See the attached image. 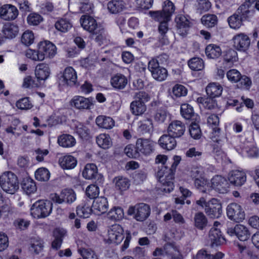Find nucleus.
I'll list each match as a JSON object with an SVG mask.
<instances>
[{
	"mask_svg": "<svg viewBox=\"0 0 259 259\" xmlns=\"http://www.w3.org/2000/svg\"><path fill=\"white\" fill-rule=\"evenodd\" d=\"M173 161L170 166H161V168L157 172V177L159 182L162 185V190L165 192H170L174 189L173 180L175 172L177 166L181 160L179 156L175 155L173 157Z\"/></svg>",
	"mask_w": 259,
	"mask_h": 259,
	"instance_id": "1",
	"label": "nucleus"
},
{
	"mask_svg": "<svg viewBox=\"0 0 259 259\" xmlns=\"http://www.w3.org/2000/svg\"><path fill=\"white\" fill-rule=\"evenodd\" d=\"M0 186L6 193L13 194L19 188L17 176L11 171H6L0 176Z\"/></svg>",
	"mask_w": 259,
	"mask_h": 259,
	"instance_id": "2",
	"label": "nucleus"
},
{
	"mask_svg": "<svg viewBox=\"0 0 259 259\" xmlns=\"http://www.w3.org/2000/svg\"><path fill=\"white\" fill-rule=\"evenodd\" d=\"M80 21L81 26L84 30L89 31L93 35H96L95 39L97 41L102 39L104 28L102 26L98 24L96 20L93 17L84 15L81 16Z\"/></svg>",
	"mask_w": 259,
	"mask_h": 259,
	"instance_id": "3",
	"label": "nucleus"
},
{
	"mask_svg": "<svg viewBox=\"0 0 259 259\" xmlns=\"http://www.w3.org/2000/svg\"><path fill=\"white\" fill-rule=\"evenodd\" d=\"M149 95L143 91L136 93L133 101L130 105V108L133 114L140 115L143 114L146 110L145 103L150 100Z\"/></svg>",
	"mask_w": 259,
	"mask_h": 259,
	"instance_id": "4",
	"label": "nucleus"
},
{
	"mask_svg": "<svg viewBox=\"0 0 259 259\" xmlns=\"http://www.w3.org/2000/svg\"><path fill=\"white\" fill-rule=\"evenodd\" d=\"M53 204L50 201L40 200L31 206V214L35 218H44L50 214Z\"/></svg>",
	"mask_w": 259,
	"mask_h": 259,
	"instance_id": "5",
	"label": "nucleus"
},
{
	"mask_svg": "<svg viewBox=\"0 0 259 259\" xmlns=\"http://www.w3.org/2000/svg\"><path fill=\"white\" fill-rule=\"evenodd\" d=\"M250 13L247 5L240 6L236 12L228 18L229 26L233 29L239 28L242 25V21L248 17Z\"/></svg>",
	"mask_w": 259,
	"mask_h": 259,
	"instance_id": "6",
	"label": "nucleus"
},
{
	"mask_svg": "<svg viewBox=\"0 0 259 259\" xmlns=\"http://www.w3.org/2000/svg\"><path fill=\"white\" fill-rule=\"evenodd\" d=\"M150 207L145 203H141L129 207L127 213L137 221L143 222L146 220L150 214Z\"/></svg>",
	"mask_w": 259,
	"mask_h": 259,
	"instance_id": "7",
	"label": "nucleus"
},
{
	"mask_svg": "<svg viewBox=\"0 0 259 259\" xmlns=\"http://www.w3.org/2000/svg\"><path fill=\"white\" fill-rule=\"evenodd\" d=\"M155 256H166L169 259H183L179 248L172 243L165 244L163 248H156L153 252Z\"/></svg>",
	"mask_w": 259,
	"mask_h": 259,
	"instance_id": "8",
	"label": "nucleus"
},
{
	"mask_svg": "<svg viewBox=\"0 0 259 259\" xmlns=\"http://www.w3.org/2000/svg\"><path fill=\"white\" fill-rule=\"evenodd\" d=\"M175 10L174 4L169 0L164 2L162 11H149V14L155 20H170Z\"/></svg>",
	"mask_w": 259,
	"mask_h": 259,
	"instance_id": "9",
	"label": "nucleus"
},
{
	"mask_svg": "<svg viewBox=\"0 0 259 259\" xmlns=\"http://www.w3.org/2000/svg\"><path fill=\"white\" fill-rule=\"evenodd\" d=\"M227 77L232 82H238L239 88H249L251 84V81L245 75H241L240 73L236 69H231L227 73Z\"/></svg>",
	"mask_w": 259,
	"mask_h": 259,
	"instance_id": "10",
	"label": "nucleus"
},
{
	"mask_svg": "<svg viewBox=\"0 0 259 259\" xmlns=\"http://www.w3.org/2000/svg\"><path fill=\"white\" fill-rule=\"evenodd\" d=\"M76 194L72 189H65L59 194L55 193L52 194L51 199L56 203L62 204L63 203L70 204L76 200Z\"/></svg>",
	"mask_w": 259,
	"mask_h": 259,
	"instance_id": "11",
	"label": "nucleus"
},
{
	"mask_svg": "<svg viewBox=\"0 0 259 259\" xmlns=\"http://www.w3.org/2000/svg\"><path fill=\"white\" fill-rule=\"evenodd\" d=\"M148 69L150 71L153 78L157 81H162L167 77V70L161 65H159L156 61H149Z\"/></svg>",
	"mask_w": 259,
	"mask_h": 259,
	"instance_id": "12",
	"label": "nucleus"
},
{
	"mask_svg": "<svg viewBox=\"0 0 259 259\" xmlns=\"http://www.w3.org/2000/svg\"><path fill=\"white\" fill-rule=\"evenodd\" d=\"M60 82L63 85L73 87L77 84V73L72 67H67L60 77Z\"/></svg>",
	"mask_w": 259,
	"mask_h": 259,
	"instance_id": "13",
	"label": "nucleus"
},
{
	"mask_svg": "<svg viewBox=\"0 0 259 259\" xmlns=\"http://www.w3.org/2000/svg\"><path fill=\"white\" fill-rule=\"evenodd\" d=\"M227 214L229 219L236 222H242L245 219L244 211L241 205L236 203L228 205Z\"/></svg>",
	"mask_w": 259,
	"mask_h": 259,
	"instance_id": "14",
	"label": "nucleus"
},
{
	"mask_svg": "<svg viewBox=\"0 0 259 259\" xmlns=\"http://www.w3.org/2000/svg\"><path fill=\"white\" fill-rule=\"evenodd\" d=\"M227 234L231 236H236L241 241L247 240L250 235L248 229L242 225H236L234 227L228 228Z\"/></svg>",
	"mask_w": 259,
	"mask_h": 259,
	"instance_id": "15",
	"label": "nucleus"
},
{
	"mask_svg": "<svg viewBox=\"0 0 259 259\" xmlns=\"http://www.w3.org/2000/svg\"><path fill=\"white\" fill-rule=\"evenodd\" d=\"M206 214L211 218H218L222 214V204L219 201L213 198L208 201L204 209Z\"/></svg>",
	"mask_w": 259,
	"mask_h": 259,
	"instance_id": "16",
	"label": "nucleus"
},
{
	"mask_svg": "<svg viewBox=\"0 0 259 259\" xmlns=\"http://www.w3.org/2000/svg\"><path fill=\"white\" fill-rule=\"evenodd\" d=\"M123 230L119 225H112L108 231V240L111 243L119 244L124 238Z\"/></svg>",
	"mask_w": 259,
	"mask_h": 259,
	"instance_id": "17",
	"label": "nucleus"
},
{
	"mask_svg": "<svg viewBox=\"0 0 259 259\" xmlns=\"http://www.w3.org/2000/svg\"><path fill=\"white\" fill-rule=\"evenodd\" d=\"M228 179L232 185L240 187L246 181V175L243 170H232L229 173Z\"/></svg>",
	"mask_w": 259,
	"mask_h": 259,
	"instance_id": "18",
	"label": "nucleus"
},
{
	"mask_svg": "<svg viewBox=\"0 0 259 259\" xmlns=\"http://www.w3.org/2000/svg\"><path fill=\"white\" fill-rule=\"evenodd\" d=\"M18 13L17 8L10 4L4 5L0 8V17L6 21L15 20Z\"/></svg>",
	"mask_w": 259,
	"mask_h": 259,
	"instance_id": "19",
	"label": "nucleus"
},
{
	"mask_svg": "<svg viewBox=\"0 0 259 259\" xmlns=\"http://www.w3.org/2000/svg\"><path fill=\"white\" fill-rule=\"evenodd\" d=\"M233 46L237 50L244 52L248 49L250 44L249 37L244 33H239L233 37Z\"/></svg>",
	"mask_w": 259,
	"mask_h": 259,
	"instance_id": "20",
	"label": "nucleus"
},
{
	"mask_svg": "<svg viewBox=\"0 0 259 259\" xmlns=\"http://www.w3.org/2000/svg\"><path fill=\"white\" fill-rule=\"evenodd\" d=\"M70 105L71 106L79 110L89 109L93 105V99L76 96L71 99Z\"/></svg>",
	"mask_w": 259,
	"mask_h": 259,
	"instance_id": "21",
	"label": "nucleus"
},
{
	"mask_svg": "<svg viewBox=\"0 0 259 259\" xmlns=\"http://www.w3.org/2000/svg\"><path fill=\"white\" fill-rule=\"evenodd\" d=\"M186 130L185 124L179 120H174L168 125L167 133L176 138L181 137Z\"/></svg>",
	"mask_w": 259,
	"mask_h": 259,
	"instance_id": "22",
	"label": "nucleus"
},
{
	"mask_svg": "<svg viewBox=\"0 0 259 259\" xmlns=\"http://www.w3.org/2000/svg\"><path fill=\"white\" fill-rule=\"evenodd\" d=\"M154 142L149 139L140 138L137 140L136 149L145 155L150 154L154 150Z\"/></svg>",
	"mask_w": 259,
	"mask_h": 259,
	"instance_id": "23",
	"label": "nucleus"
},
{
	"mask_svg": "<svg viewBox=\"0 0 259 259\" xmlns=\"http://www.w3.org/2000/svg\"><path fill=\"white\" fill-rule=\"evenodd\" d=\"M227 179L221 176H215L211 179V187L220 193H226L229 188Z\"/></svg>",
	"mask_w": 259,
	"mask_h": 259,
	"instance_id": "24",
	"label": "nucleus"
},
{
	"mask_svg": "<svg viewBox=\"0 0 259 259\" xmlns=\"http://www.w3.org/2000/svg\"><path fill=\"white\" fill-rule=\"evenodd\" d=\"M39 52L44 59L45 58H52L56 54V47L52 42L49 41H44L40 42L38 45Z\"/></svg>",
	"mask_w": 259,
	"mask_h": 259,
	"instance_id": "25",
	"label": "nucleus"
},
{
	"mask_svg": "<svg viewBox=\"0 0 259 259\" xmlns=\"http://www.w3.org/2000/svg\"><path fill=\"white\" fill-rule=\"evenodd\" d=\"M93 211L95 213H104L108 208V202L107 199L103 196L95 198L92 204Z\"/></svg>",
	"mask_w": 259,
	"mask_h": 259,
	"instance_id": "26",
	"label": "nucleus"
},
{
	"mask_svg": "<svg viewBox=\"0 0 259 259\" xmlns=\"http://www.w3.org/2000/svg\"><path fill=\"white\" fill-rule=\"evenodd\" d=\"M176 138L169 135L165 134L160 137L158 140V143L160 147L167 150L174 149L177 146Z\"/></svg>",
	"mask_w": 259,
	"mask_h": 259,
	"instance_id": "27",
	"label": "nucleus"
},
{
	"mask_svg": "<svg viewBox=\"0 0 259 259\" xmlns=\"http://www.w3.org/2000/svg\"><path fill=\"white\" fill-rule=\"evenodd\" d=\"M208 237L212 246L220 245L225 242L220 228H211L209 232Z\"/></svg>",
	"mask_w": 259,
	"mask_h": 259,
	"instance_id": "28",
	"label": "nucleus"
},
{
	"mask_svg": "<svg viewBox=\"0 0 259 259\" xmlns=\"http://www.w3.org/2000/svg\"><path fill=\"white\" fill-rule=\"evenodd\" d=\"M181 113L186 119L197 121L200 120L199 116L195 113L193 107L188 104H183L181 105Z\"/></svg>",
	"mask_w": 259,
	"mask_h": 259,
	"instance_id": "29",
	"label": "nucleus"
},
{
	"mask_svg": "<svg viewBox=\"0 0 259 259\" xmlns=\"http://www.w3.org/2000/svg\"><path fill=\"white\" fill-rule=\"evenodd\" d=\"M175 21L179 33L182 35H186L190 26L189 20L185 16L179 15L176 17Z\"/></svg>",
	"mask_w": 259,
	"mask_h": 259,
	"instance_id": "30",
	"label": "nucleus"
},
{
	"mask_svg": "<svg viewBox=\"0 0 259 259\" xmlns=\"http://www.w3.org/2000/svg\"><path fill=\"white\" fill-rule=\"evenodd\" d=\"M82 175L85 179H95L99 176L97 166L94 163L87 164L82 171Z\"/></svg>",
	"mask_w": 259,
	"mask_h": 259,
	"instance_id": "31",
	"label": "nucleus"
},
{
	"mask_svg": "<svg viewBox=\"0 0 259 259\" xmlns=\"http://www.w3.org/2000/svg\"><path fill=\"white\" fill-rule=\"evenodd\" d=\"M35 74L38 80H45L50 75V68L47 64H39L36 67Z\"/></svg>",
	"mask_w": 259,
	"mask_h": 259,
	"instance_id": "32",
	"label": "nucleus"
},
{
	"mask_svg": "<svg viewBox=\"0 0 259 259\" xmlns=\"http://www.w3.org/2000/svg\"><path fill=\"white\" fill-rule=\"evenodd\" d=\"M125 7L123 0H111L108 3L107 9L112 14H118L122 12Z\"/></svg>",
	"mask_w": 259,
	"mask_h": 259,
	"instance_id": "33",
	"label": "nucleus"
},
{
	"mask_svg": "<svg viewBox=\"0 0 259 259\" xmlns=\"http://www.w3.org/2000/svg\"><path fill=\"white\" fill-rule=\"evenodd\" d=\"M96 122L98 126L105 129H111L115 124L114 120L111 117L104 115L98 116Z\"/></svg>",
	"mask_w": 259,
	"mask_h": 259,
	"instance_id": "34",
	"label": "nucleus"
},
{
	"mask_svg": "<svg viewBox=\"0 0 259 259\" xmlns=\"http://www.w3.org/2000/svg\"><path fill=\"white\" fill-rule=\"evenodd\" d=\"M112 86L117 89H124L127 83V79L125 76L121 74H117L111 79Z\"/></svg>",
	"mask_w": 259,
	"mask_h": 259,
	"instance_id": "35",
	"label": "nucleus"
},
{
	"mask_svg": "<svg viewBox=\"0 0 259 259\" xmlns=\"http://www.w3.org/2000/svg\"><path fill=\"white\" fill-rule=\"evenodd\" d=\"M222 87L215 82L209 83L206 88L207 95L211 98L219 97L222 94Z\"/></svg>",
	"mask_w": 259,
	"mask_h": 259,
	"instance_id": "36",
	"label": "nucleus"
},
{
	"mask_svg": "<svg viewBox=\"0 0 259 259\" xmlns=\"http://www.w3.org/2000/svg\"><path fill=\"white\" fill-rule=\"evenodd\" d=\"M53 234L55 239L52 243V247L58 250L61 246L63 238L66 234V231L63 229H56L54 230Z\"/></svg>",
	"mask_w": 259,
	"mask_h": 259,
	"instance_id": "37",
	"label": "nucleus"
},
{
	"mask_svg": "<svg viewBox=\"0 0 259 259\" xmlns=\"http://www.w3.org/2000/svg\"><path fill=\"white\" fill-rule=\"evenodd\" d=\"M19 32L18 27L12 23H7L4 25L3 32L6 38H13L15 37Z\"/></svg>",
	"mask_w": 259,
	"mask_h": 259,
	"instance_id": "38",
	"label": "nucleus"
},
{
	"mask_svg": "<svg viewBox=\"0 0 259 259\" xmlns=\"http://www.w3.org/2000/svg\"><path fill=\"white\" fill-rule=\"evenodd\" d=\"M59 164L63 169H72L76 165L77 160L71 155H66L60 158Z\"/></svg>",
	"mask_w": 259,
	"mask_h": 259,
	"instance_id": "39",
	"label": "nucleus"
},
{
	"mask_svg": "<svg viewBox=\"0 0 259 259\" xmlns=\"http://www.w3.org/2000/svg\"><path fill=\"white\" fill-rule=\"evenodd\" d=\"M58 143L63 147L68 148L74 146L76 141L74 137L71 135L63 134L58 137Z\"/></svg>",
	"mask_w": 259,
	"mask_h": 259,
	"instance_id": "40",
	"label": "nucleus"
},
{
	"mask_svg": "<svg viewBox=\"0 0 259 259\" xmlns=\"http://www.w3.org/2000/svg\"><path fill=\"white\" fill-rule=\"evenodd\" d=\"M21 185L23 191L27 195L34 193L37 190L35 182L29 178L24 179Z\"/></svg>",
	"mask_w": 259,
	"mask_h": 259,
	"instance_id": "41",
	"label": "nucleus"
},
{
	"mask_svg": "<svg viewBox=\"0 0 259 259\" xmlns=\"http://www.w3.org/2000/svg\"><path fill=\"white\" fill-rule=\"evenodd\" d=\"M224 254L221 252H217L215 254H211L205 249L199 250L196 255V259H222Z\"/></svg>",
	"mask_w": 259,
	"mask_h": 259,
	"instance_id": "42",
	"label": "nucleus"
},
{
	"mask_svg": "<svg viewBox=\"0 0 259 259\" xmlns=\"http://www.w3.org/2000/svg\"><path fill=\"white\" fill-rule=\"evenodd\" d=\"M205 54L209 58L216 59L221 55L222 50L219 46L210 44L206 47Z\"/></svg>",
	"mask_w": 259,
	"mask_h": 259,
	"instance_id": "43",
	"label": "nucleus"
},
{
	"mask_svg": "<svg viewBox=\"0 0 259 259\" xmlns=\"http://www.w3.org/2000/svg\"><path fill=\"white\" fill-rule=\"evenodd\" d=\"M98 145L103 149H108L112 145V141L110 136L105 134L99 135L96 137Z\"/></svg>",
	"mask_w": 259,
	"mask_h": 259,
	"instance_id": "44",
	"label": "nucleus"
},
{
	"mask_svg": "<svg viewBox=\"0 0 259 259\" xmlns=\"http://www.w3.org/2000/svg\"><path fill=\"white\" fill-rule=\"evenodd\" d=\"M213 98L210 97H200L197 99V102L198 104H201L206 109H212L217 106V102Z\"/></svg>",
	"mask_w": 259,
	"mask_h": 259,
	"instance_id": "45",
	"label": "nucleus"
},
{
	"mask_svg": "<svg viewBox=\"0 0 259 259\" xmlns=\"http://www.w3.org/2000/svg\"><path fill=\"white\" fill-rule=\"evenodd\" d=\"M195 226L200 230L203 229L207 224V219L203 212L196 213L194 216Z\"/></svg>",
	"mask_w": 259,
	"mask_h": 259,
	"instance_id": "46",
	"label": "nucleus"
},
{
	"mask_svg": "<svg viewBox=\"0 0 259 259\" xmlns=\"http://www.w3.org/2000/svg\"><path fill=\"white\" fill-rule=\"evenodd\" d=\"M218 20L217 16L213 14L205 15L201 19L202 24L208 28H211L216 25Z\"/></svg>",
	"mask_w": 259,
	"mask_h": 259,
	"instance_id": "47",
	"label": "nucleus"
},
{
	"mask_svg": "<svg viewBox=\"0 0 259 259\" xmlns=\"http://www.w3.org/2000/svg\"><path fill=\"white\" fill-rule=\"evenodd\" d=\"M123 209L120 207H114L107 213L108 219L113 221H118L123 217Z\"/></svg>",
	"mask_w": 259,
	"mask_h": 259,
	"instance_id": "48",
	"label": "nucleus"
},
{
	"mask_svg": "<svg viewBox=\"0 0 259 259\" xmlns=\"http://www.w3.org/2000/svg\"><path fill=\"white\" fill-rule=\"evenodd\" d=\"M114 181L116 188L121 191L127 190L130 186V182L128 179L123 177H117L114 178Z\"/></svg>",
	"mask_w": 259,
	"mask_h": 259,
	"instance_id": "49",
	"label": "nucleus"
},
{
	"mask_svg": "<svg viewBox=\"0 0 259 259\" xmlns=\"http://www.w3.org/2000/svg\"><path fill=\"white\" fill-rule=\"evenodd\" d=\"M55 28L62 32H66L71 28L72 25L66 19H60L55 24Z\"/></svg>",
	"mask_w": 259,
	"mask_h": 259,
	"instance_id": "50",
	"label": "nucleus"
},
{
	"mask_svg": "<svg viewBox=\"0 0 259 259\" xmlns=\"http://www.w3.org/2000/svg\"><path fill=\"white\" fill-rule=\"evenodd\" d=\"M219 118L217 114H211L207 118V123L212 126L213 132L215 136H219L220 129L218 127L219 124Z\"/></svg>",
	"mask_w": 259,
	"mask_h": 259,
	"instance_id": "51",
	"label": "nucleus"
},
{
	"mask_svg": "<svg viewBox=\"0 0 259 259\" xmlns=\"http://www.w3.org/2000/svg\"><path fill=\"white\" fill-rule=\"evenodd\" d=\"M208 181L203 177L196 178L194 180V186L199 191L203 193H206L209 187Z\"/></svg>",
	"mask_w": 259,
	"mask_h": 259,
	"instance_id": "52",
	"label": "nucleus"
},
{
	"mask_svg": "<svg viewBox=\"0 0 259 259\" xmlns=\"http://www.w3.org/2000/svg\"><path fill=\"white\" fill-rule=\"evenodd\" d=\"M153 128L152 121L150 119H147L141 122L138 127V131L142 134L150 133Z\"/></svg>",
	"mask_w": 259,
	"mask_h": 259,
	"instance_id": "53",
	"label": "nucleus"
},
{
	"mask_svg": "<svg viewBox=\"0 0 259 259\" xmlns=\"http://www.w3.org/2000/svg\"><path fill=\"white\" fill-rule=\"evenodd\" d=\"M189 67L193 70L198 71L202 70L204 66L203 60L199 58H193L188 62Z\"/></svg>",
	"mask_w": 259,
	"mask_h": 259,
	"instance_id": "54",
	"label": "nucleus"
},
{
	"mask_svg": "<svg viewBox=\"0 0 259 259\" xmlns=\"http://www.w3.org/2000/svg\"><path fill=\"white\" fill-rule=\"evenodd\" d=\"M198 122L194 120V121L192 122L189 127L190 134L195 139H199L201 136V130L197 123Z\"/></svg>",
	"mask_w": 259,
	"mask_h": 259,
	"instance_id": "55",
	"label": "nucleus"
},
{
	"mask_svg": "<svg viewBox=\"0 0 259 259\" xmlns=\"http://www.w3.org/2000/svg\"><path fill=\"white\" fill-rule=\"evenodd\" d=\"M93 211V208H91L89 205L84 204L83 206H78L76 207V213L80 217L83 218H89L92 212Z\"/></svg>",
	"mask_w": 259,
	"mask_h": 259,
	"instance_id": "56",
	"label": "nucleus"
},
{
	"mask_svg": "<svg viewBox=\"0 0 259 259\" xmlns=\"http://www.w3.org/2000/svg\"><path fill=\"white\" fill-rule=\"evenodd\" d=\"M172 94L177 98L184 97L188 93L187 89L183 85L177 84L172 88Z\"/></svg>",
	"mask_w": 259,
	"mask_h": 259,
	"instance_id": "57",
	"label": "nucleus"
},
{
	"mask_svg": "<svg viewBox=\"0 0 259 259\" xmlns=\"http://www.w3.org/2000/svg\"><path fill=\"white\" fill-rule=\"evenodd\" d=\"M35 177L38 181H47L50 178V172L46 168H40L35 171Z\"/></svg>",
	"mask_w": 259,
	"mask_h": 259,
	"instance_id": "58",
	"label": "nucleus"
},
{
	"mask_svg": "<svg viewBox=\"0 0 259 259\" xmlns=\"http://www.w3.org/2000/svg\"><path fill=\"white\" fill-rule=\"evenodd\" d=\"M168 113L163 107L158 108L154 114V118L157 122L162 123L166 119Z\"/></svg>",
	"mask_w": 259,
	"mask_h": 259,
	"instance_id": "59",
	"label": "nucleus"
},
{
	"mask_svg": "<svg viewBox=\"0 0 259 259\" xmlns=\"http://www.w3.org/2000/svg\"><path fill=\"white\" fill-rule=\"evenodd\" d=\"M86 195L90 199L97 198L99 194V188L96 185H90L87 187L85 191Z\"/></svg>",
	"mask_w": 259,
	"mask_h": 259,
	"instance_id": "60",
	"label": "nucleus"
},
{
	"mask_svg": "<svg viewBox=\"0 0 259 259\" xmlns=\"http://www.w3.org/2000/svg\"><path fill=\"white\" fill-rule=\"evenodd\" d=\"M34 36L33 32L30 30L25 31L21 36V42L25 46H29L33 44Z\"/></svg>",
	"mask_w": 259,
	"mask_h": 259,
	"instance_id": "61",
	"label": "nucleus"
},
{
	"mask_svg": "<svg viewBox=\"0 0 259 259\" xmlns=\"http://www.w3.org/2000/svg\"><path fill=\"white\" fill-rule=\"evenodd\" d=\"M197 10L201 13L208 11L211 8V4L209 0H197Z\"/></svg>",
	"mask_w": 259,
	"mask_h": 259,
	"instance_id": "62",
	"label": "nucleus"
},
{
	"mask_svg": "<svg viewBox=\"0 0 259 259\" xmlns=\"http://www.w3.org/2000/svg\"><path fill=\"white\" fill-rule=\"evenodd\" d=\"M75 132L82 139L87 138L89 135L88 127L81 123H78L76 125Z\"/></svg>",
	"mask_w": 259,
	"mask_h": 259,
	"instance_id": "63",
	"label": "nucleus"
},
{
	"mask_svg": "<svg viewBox=\"0 0 259 259\" xmlns=\"http://www.w3.org/2000/svg\"><path fill=\"white\" fill-rule=\"evenodd\" d=\"M16 106L22 110L30 109L32 105L27 97L22 98L18 100L16 103Z\"/></svg>",
	"mask_w": 259,
	"mask_h": 259,
	"instance_id": "64",
	"label": "nucleus"
}]
</instances>
